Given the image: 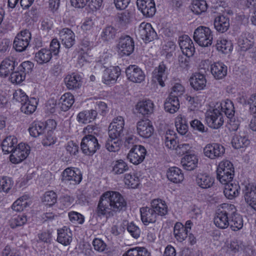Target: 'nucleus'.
Instances as JSON below:
<instances>
[{
  "label": "nucleus",
  "instance_id": "c756f323",
  "mask_svg": "<svg viewBox=\"0 0 256 256\" xmlns=\"http://www.w3.org/2000/svg\"><path fill=\"white\" fill-rule=\"evenodd\" d=\"M150 208L154 210L157 216H164L168 213V207L165 201L160 198L152 200Z\"/></svg>",
  "mask_w": 256,
  "mask_h": 256
},
{
  "label": "nucleus",
  "instance_id": "1a4fd4ad",
  "mask_svg": "<svg viewBox=\"0 0 256 256\" xmlns=\"http://www.w3.org/2000/svg\"><path fill=\"white\" fill-rule=\"evenodd\" d=\"M206 120L208 126L214 129L220 128L224 124L223 116L218 108L208 110L206 113Z\"/></svg>",
  "mask_w": 256,
  "mask_h": 256
},
{
  "label": "nucleus",
  "instance_id": "bb28decb",
  "mask_svg": "<svg viewBox=\"0 0 256 256\" xmlns=\"http://www.w3.org/2000/svg\"><path fill=\"white\" fill-rule=\"evenodd\" d=\"M57 241L65 246L70 244L72 241V234L71 230L67 226H64L57 230Z\"/></svg>",
  "mask_w": 256,
  "mask_h": 256
},
{
  "label": "nucleus",
  "instance_id": "2eb2a0df",
  "mask_svg": "<svg viewBox=\"0 0 256 256\" xmlns=\"http://www.w3.org/2000/svg\"><path fill=\"white\" fill-rule=\"evenodd\" d=\"M203 151L206 156L213 160L222 157L224 154L225 148L220 144L214 143L206 144Z\"/></svg>",
  "mask_w": 256,
  "mask_h": 256
},
{
  "label": "nucleus",
  "instance_id": "412c9836",
  "mask_svg": "<svg viewBox=\"0 0 256 256\" xmlns=\"http://www.w3.org/2000/svg\"><path fill=\"white\" fill-rule=\"evenodd\" d=\"M17 64L16 59L13 56H8L4 58L0 65V76L4 78L8 76Z\"/></svg>",
  "mask_w": 256,
  "mask_h": 256
},
{
  "label": "nucleus",
  "instance_id": "2f4dec72",
  "mask_svg": "<svg viewBox=\"0 0 256 256\" xmlns=\"http://www.w3.org/2000/svg\"><path fill=\"white\" fill-rule=\"evenodd\" d=\"M250 144L248 136L244 132H240L238 134H236L232 140V144L234 148L236 149L246 147Z\"/></svg>",
  "mask_w": 256,
  "mask_h": 256
},
{
  "label": "nucleus",
  "instance_id": "473e14b6",
  "mask_svg": "<svg viewBox=\"0 0 256 256\" xmlns=\"http://www.w3.org/2000/svg\"><path fill=\"white\" fill-rule=\"evenodd\" d=\"M240 190L239 184L237 182H232L225 184L224 193L226 198L233 200L239 195Z\"/></svg>",
  "mask_w": 256,
  "mask_h": 256
},
{
  "label": "nucleus",
  "instance_id": "13d9d810",
  "mask_svg": "<svg viewBox=\"0 0 256 256\" xmlns=\"http://www.w3.org/2000/svg\"><path fill=\"white\" fill-rule=\"evenodd\" d=\"M116 29L112 26H108L102 30L101 38L104 41H110L115 38Z\"/></svg>",
  "mask_w": 256,
  "mask_h": 256
},
{
  "label": "nucleus",
  "instance_id": "69168bd1",
  "mask_svg": "<svg viewBox=\"0 0 256 256\" xmlns=\"http://www.w3.org/2000/svg\"><path fill=\"white\" fill-rule=\"evenodd\" d=\"M234 174H226L223 172H217V179L222 184H226L232 182Z\"/></svg>",
  "mask_w": 256,
  "mask_h": 256
},
{
  "label": "nucleus",
  "instance_id": "ddd939ff",
  "mask_svg": "<svg viewBox=\"0 0 256 256\" xmlns=\"http://www.w3.org/2000/svg\"><path fill=\"white\" fill-rule=\"evenodd\" d=\"M146 150L141 145H134L131 148L128 154V158L134 164H138L142 162L146 156Z\"/></svg>",
  "mask_w": 256,
  "mask_h": 256
},
{
  "label": "nucleus",
  "instance_id": "79ce46f5",
  "mask_svg": "<svg viewBox=\"0 0 256 256\" xmlns=\"http://www.w3.org/2000/svg\"><path fill=\"white\" fill-rule=\"evenodd\" d=\"M164 107L166 111L170 114H174L180 108L178 98L168 96L166 100Z\"/></svg>",
  "mask_w": 256,
  "mask_h": 256
},
{
  "label": "nucleus",
  "instance_id": "09e8293b",
  "mask_svg": "<svg viewBox=\"0 0 256 256\" xmlns=\"http://www.w3.org/2000/svg\"><path fill=\"white\" fill-rule=\"evenodd\" d=\"M188 233L182 223L176 222L175 224L174 228V234L175 238L178 242H183L188 237Z\"/></svg>",
  "mask_w": 256,
  "mask_h": 256
},
{
  "label": "nucleus",
  "instance_id": "9d476101",
  "mask_svg": "<svg viewBox=\"0 0 256 256\" xmlns=\"http://www.w3.org/2000/svg\"><path fill=\"white\" fill-rule=\"evenodd\" d=\"M30 152V147L28 144L20 143L10 152V160L14 164H18L27 158Z\"/></svg>",
  "mask_w": 256,
  "mask_h": 256
},
{
  "label": "nucleus",
  "instance_id": "ea45409f",
  "mask_svg": "<svg viewBox=\"0 0 256 256\" xmlns=\"http://www.w3.org/2000/svg\"><path fill=\"white\" fill-rule=\"evenodd\" d=\"M98 112L94 110H84L77 116L79 122L87 124L94 120L96 118Z\"/></svg>",
  "mask_w": 256,
  "mask_h": 256
},
{
  "label": "nucleus",
  "instance_id": "4c0bfd02",
  "mask_svg": "<svg viewBox=\"0 0 256 256\" xmlns=\"http://www.w3.org/2000/svg\"><path fill=\"white\" fill-rule=\"evenodd\" d=\"M244 198L246 203L256 210V186L255 187L246 186L244 192Z\"/></svg>",
  "mask_w": 256,
  "mask_h": 256
},
{
  "label": "nucleus",
  "instance_id": "5701e85b",
  "mask_svg": "<svg viewBox=\"0 0 256 256\" xmlns=\"http://www.w3.org/2000/svg\"><path fill=\"white\" fill-rule=\"evenodd\" d=\"M141 220L145 226L155 223L158 218L156 212L150 206L142 207L140 208Z\"/></svg>",
  "mask_w": 256,
  "mask_h": 256
},
{
  "label": "nucleus",
  "instance_id": "864d4df0",
  "mask_svg": "<svg viewBox=\"0 0 256 256\" xmlns=\"http://www.w3.org/2000/svg\"><path fill=\"white\" fill-rule=\"evenodd\" d=\"M74 102V96L70 92H67L61 96L59 104H61L60 108L62 110L66 111L72 106Z\"/></svg>",
  "mask_w": 256,
  "mask_h": 256
},
{
  "label": "nucleus",
  "instance_id": "052dcab7",
  "mask_svg": "<svg viewBox=\"0 0 256 256\" xmlns=\"http://www.w3.org/2000/svg\"><path fill=\"white\" fill-rule=\"evenodd\" d=\"M57 200V195L54 191H48L44 193L42 197V202L46 205L52 206Z\"/></svg>",
  "mask_w": 256,
  "mask_h": 256
},
{
  "label": "nucleus",
  "instance_id": "72a5a7b5",
  "mask_svg": "<svg viewBox=\"0 0 256 256\" xmlns=\"http://www.w3.org/2000/svg\"><path fill=\"white\" fill-rule=\"evenodd\" d=\"M214 24L216 30L220 32H226L230 27V19L223 15L216 16L214 20Z\"/></svg>",
  "mask_w": 256,
  "mask_h": 256
},
{
  "label": "nucleus",
  "instance_id": "f03ea898",
  "mask_svg": "<svg viewBox=\"0 0 256 256\" xmlns=\"http://www.w3.org/2000/svg\"><path fill=\"white\" fill-rule=\"evenodd\" d=\"M235 212V206L232 204H223L215 214L214 222L218 228L224 229L230 224V216Z\"/></svg>",
  "mask_w": 256,
  "mask_h": 256
},
{
  "label": "nucleus",
  "instance_id": "6e6552de",
  "mask_svg": "<svg viewBox=\"0 0 256 256\" xmlns=\"http://www.w3.org/2000/svg\"><path fill=\"white\" fill-rule=\"evenodd\" d=\"M124 120L122 116L114 118L108 127V135L113 138L124 136Z\"/></svg>",
  "mask_w": 256,
  "mask_h": 256
},
{
  "label": "nucleus",
  "instance_id": "338daca9",
  "mask_svg": "<svg viewBox=\"0 0 256 256\" xmlns=\"http://www.w3.org/2000/svg\"><path fill=\"white\" fill-rule=\"evenodd\" d=\"M26 76L20 70L12 72L10 74V80L12 83L20 84L25 79Z\"/></svg>",
  "mask_w": 256,
  "mask_h": 256
},
{
  "label": "nucleus",
  "instance_id": "37998d69",
  "mask_svg": "<svg viewBox=\"0 0 256 256\" xmlns=\"http://www.w3.org/2000/svg\"><path fill=\"white\" fill-rule=\"evenodd\" d=\"M17 142V138L14 136H10L6 137L1 144L2 152L5 154L10 153L15 148L14 145L16 144Z\"/></svg>",
  "mask_w": 256,
  "mask_h": 256
},
{
  "label": "nucleus",
  "instance_id": "20e7f679",
  "mask_svg": "<svg viewBox=\"0 0 256 256\" xmlns=\"http://www.w3.org/2000/svg\"><path fill=\"white\" fill-rule=\"evenodd\" d=\"M100 146L98 144L97 138L89 134L84 136L80 143V148L82 152L87 156H92L100 148Z\"/></svg>",
  "mask_w": 256,
  "mask_h": 256
},
{
  "label": "nucleus",
  "instance_id": "8fccbe9b",
  "mask_svg": "<svg viewBox=\"0 0 256 256\" xmlns=\"http://www.w3.org/2000/svg\"><path fill=\"white\" fill-rule=\"evenodd\" d=\"M30 200L27 195H24L16 200L12 205V209L16 212L22 211L30 205Z\"/></svg>",
  "mask_w": 256,
  "mask_h": 256
},
{
  "label": "nucleus",
  "instance_id": "e2e57ef3",
  "mask_svg": "<svg viewBox=\"0 0 256 256\" xmlns=\"http://www.w3.org/2000/svg\"><path fill=\"white\" fill-rule=\"evenodd\" d=\"M223 172L226 174H234V168L232 164L228 160L221 162L218 167L217 172Z\"/></svg>",
  "mask_w": 256,
  "mask_h": 256
},
{
  "label": "nucleus",
  "instance_id": "49530a36",
  "mask_svg": "<svg viewBox=\"0 0 256 256\" xmlns=\"http://www.w3.org/2000/svg\"><path fill=\"white\" fill-rule=\"evenodd\" d=\"M175 126L178 132L181 135H185L188 133V122L186 118L182 115L176 118Z\"/></svg>",
  "mask_w": 256,
  "mask_h": 256
},
{
  "label": "nucleus",
  "instance_id": "603ef678",
  "mask_svg": "<svg viewBox=\"0 0 256 256\" xmlns=\"http://www.w3.org/2000/svg\"><path fill=\"white\" fill-rule=\"evenodd\" d=\"M216 47L218 50L224 54H228L232 50L231 42L222 38H220L217 40Z\"/></svg>",
  "mask_w": 256,
  "mask_h": 256
},
{
  "label": "nucleus",
  "instance_id": "4be33fe9",
  "mask_svg": "<svg viewBox=\"0 0 256 256\" xmlns=\"http://www.w3.org/2000/svg\"><path fill=\"white\" fill-rule=\"evenodd\" d=\"M179 45L182 53L187 57L193 56L195 52L192 40L187 35H184L179 38Z\"/></svg>",
  "mask_w": 256,
  "mask_h": 256
},
{
  "label": "nucleus",
  "instance_id": "4d7b16f0",
  "mask_svg": "<svg viewBox=\"0 0 256 256\" xmlns=\"http://www.w3.org/2000/svg\"><path fill=\"white\" fill-rule=\"evenodd\" d=\"M124 182L126 185L132 188H136L140 184L139 178L134 172L126 174Z\"/></svg>",
  "mask_w": 256,
  "mask_h": 256
},
{
  "label": "nucleus",
  "instance_id": "de8ad7c7",
  "mask_svg": "<svg viewBox=\"0 0 256 256\" xmlns=\"http://www.w3.org/2000/svg\"><path fill=\"white\" fill-rule=\"evenodd\" d=\"M218 105V108H220L222 112H224L228 118L234 116V108L233 102L229 100H226L222 101L219 105Z\"/></svg>",
  "mask_w": 256,
  "mask_h": 256
},
{
  "label": "nucleus",
  "instance_id": "f3484780",
  "mask_svg": "<svg viewBox=\"0 0 256 256\" xmlns=\"http://www.w3.org/2000/svg\"><path fill=\"white\" fill-rule=\"evenodd\" d=\"M138 134L144 138L150 137L154 132V128L152 122L149 120H142L136 124Z\"/></svg>",
  "mask_w": 256,
  "mask_h": 256
},
{
  "label": "nucleus",
  "instance_id": "f257e3e1",
  "mask_svg": "<svg viewBox=\"0 0 256 256\" xmlns=\"http://www.w3.org/2000/svg\"><path fill=\"white\" fill-rule=\"evenodd\" d=\"M126 202L122 196L118 192L107 191L100 196L96 214L98 216H110L112 212H118L125 210Z\"/></svg>",
  "mask_w": 256,
  "mask_h": 256
},
{
  "label": "nucleus",
  "instance_id": "5fc2aeb1",
  "mask_svg": "<svg viewBox=\"0 0 256 256\" xmlns=\"http://www.w3.org/2000/svg\"><path fill=\"white\" fill-rule=\"evenodd\" d=\"M190 8L194 13L200 14L206 11L207 4L204 0H194L191 4Z\"/></svg>",
  "mask_w": 256,
  "mask_h": 256
},
{
  "label": "nucleus",
  "instance_id": "f8f14e48",
  "mask_svg": "<svg viewBox=\"0 0 256 256\" xmlns=\"http://www.w3.org/2000/svg\"><path fill=\"white\" fill-rule=\"evenodd\" d=\"M138 34L146 42L157 38V34L150 23L143 22L138 28Z\"/></svg>",
  "mask_w": 256,
  "mask_h": 256
},
{
  "label": "nucleus",
  "instance_id": "aec40b11",
  "mask_svg": "<svg viewBox=\"0 0 256 256\" xmlns=\"http://www.w3.org/2000/svg\"><path fill=\"white\" fill-rule=\"evenodd\" d=\"M121 70L118 66L107 68L103 72L102 82L106 84H114L120 74Z\"/></svg>",
  "mask_w": 256,
  "mask_h": 256
},
{
  "label": "nucleus",
  "instance_id": "a211bd4d",
  "mask_svg": "<svg viewBox=\"0 0 256 256\" xmlns=\"http://www.w3.org/2000/svg\"><path fill=\"white\" fill-rule=\"evenodd\" d=\"M254 38L250 33L242 34L237 42L238 50L241 52H248L254 47Z\"/></svg>",
  "mask_w": 256,
  "mask_h": 256
},
{
  "label": "nucleus",
  "instance_id": "680f3d73",
  "mask_svg": "<svg viewBox=\"0 0 256 256\" xmlns=\"http://www.w3.org/2000/svg\"><path fill=\"white\" fill-rule=\"evenodd\" d=\"M13 186L12 180L7 176H3L0 178V192L8 193Z\"/></svg>",
  "mask_w": 256,
  "mask_h": 256
},
{
  "label": "nucleus",
  "instance_id": "9b49d317",
  "mask_svg": "<svg viewBox=\"0 0 256 256\" xmlns=\"http://www.w3.org/2000/svg\"><path fill=\"white\" fill-rule=\"evenodd\" d=\"M52 126V128H55L56 126V122L53 120H48L46 123L40 121H35L33 122L29 128V132L30 134L34 137L38 136L42 134L44 131Z\"/></svg>",
  "mask_w": 256,
  "mask_h": 256
},
{
  "label": "nucleus",
  "instance_id": "423d86ee",
  "mask_svg": "<svg viewBox=\"0 0 256 256\" xmlns=\"http://www.w3.org/2000/svg\"><path fill=\"white\" fill-rule=\"evenodd\" d=\"M118 52L121 56H128L132 54L134 48V39L128 35L122 36L117 44Z\"/></svg>",
  "mask_w": 256,
  "mask_h": 256
},
{
  "label": "nucleus",
  "instance_id": "7c9ffc66",
  "mask_svg": "<svg viewBox=\"0 0 256 256\" xmlns=\"http://www.w3.org/2000/svg\"><path fill=\"white\" fill-rule=\"evenodd\" d=\"M190 82L191 86L195 90H203L206 86V80L205 76L200 73H194L190 77Z\"/></svg>",
  "mask_w": 256,
  "mask_h": 256
},
{
  "label": "nucleus",
  "instance_id": "6e6d98bb",
  "mask_svg": "<svg viewBox=\"0 0 256 256\" xmlns=\"http://www.w3.org/2000/svg\"><path fill=\"white\" fill-rule=\"evenodd\" d=\"M122 256H150V253L146 248L136 246L128 250Z\"/></svg>",
  "mask_w": 256,
  "mask_h": 256
},
{
  "label": "nucleus",
  "instance_id": "0e129e2a",
  "mask_svg": "<svg viewBox=\"0 0 256 256\" xmlns=\"http://www.w3.org/2000/svg\"><path fill=\"white\" fill-rule=\"evenodd\" d=\"M27 221L26 216L24 214L14 216L10 220V225L12 228L23 226Z\"/></svg>",
  "mask_w": 256,
  "mask_h": 256
},
{
  "label": "nucleus",
  "instance_id": "b1692460",
  "mask_svg": "<svg viewBox=\"0 0 256 256\" xmlns=\"http://www.w3.org/2000/svg\"><path fill=\"white\" fill-rule=\"evenodd\" d=\"M59 34L62 43L66 48H70L74 44L75 34L70 29L62 28L60 31Z\"/></svg>",
  "mask_w": 256,
  "mask_h": 256
},
{
  "label": "nucleus",
  "instance_id": "c85d7f7f",
  "mask_svg": "<svg viewBox=\"0 0 256 256\" xmlns=\"http://www.w3.org/2000/svg\"><path fill=\"white\" fill-rule=\"evenodd\" d=\"M154 104L152 100H145L140 101L136 106L137 112L142 116H148L152 114L154 110Z\"/></svg>",
  "mask_w": 256,
  "mask_h": 256
},
{
  "label": "nucleus",
  "instance_id": "6ab92c4d",
  "mask_svg": "<svg viewBox=\"0 0 256 256\" xmlns=\"http://www.w3.org/2000/svg\"><path fill=\"white\" fill-rule=\"evenodd\" d=\"M136 4L138 9L146 17H152L156 12L154 0H137Z\"/></svg>",
  "mask_w": 256,
  "mask_h": 256
},
{
  "label": "nucleus",
  "instance_id": "774afa93",
  "mask_svg": "<svg viewBox=\"0 0 256 256\" xmlns=\"http://www.w3.org/2000/svg\"><path fill=\"white\" fill-rule=\"evenodd\" d=\"M68 217L70 222L74 224H82L84 220V216L76 212H68Z\"/></svg>",
  "mask_w": 256,
  "mask_h": 256
},
{
  "label": "nucleus",
  "instance_id": "c9c22d12",
  "mask_svg": "<svg viewBox=\"0 0 256 256\" xmlns=\"http://www.w3.org/2000/svg\"><path fill=\"white\" fill-rule=\"evenodd\" d=\"M166 176L169 180L174 183H180L184 178V174L180 169L177 167H171L166 172Z\"/></svg>",
  "mask_w": 256,
  "mask_h": 256
},
{
  "label": "nucleus",
  "instance_id": "7ed1b4c3",
  "mask_svg": "<svg viewBox=\"0 0 256 256\" xmlns=\"http://www.w3.org/2000/svg\"><path fill=\"white\" fill-rule=\"evenodd\" d=\"M193 38L199 46L208 47L212 44L213 32L208 27L199 26L194 30Z\"/></svg>",
  "mask_w": 256,
  "mask_h": 256
},
{
  "label": "nucleus",
  "instance_id": "cd10ccee",
  "mask_svg": "<svg viewBox=\"0 0 256 256\" xmlns=\"http://www.w3.org/2000/svg\"><path fill=\"white\" fill-rule=\"evenodd\" d=\"M82 80L80 74L74 72L66 76L64 82L68 89L76 90L80 88L82 84Z\"/></svg>",
  "mask_w": 256,
  "mask_h": 256
},
{
  "label": "nucleus",
  "instance_id": "bf43d9fd",
  "mask_svg": "<svg viewBox=\"0 0 256 256\" xmlns=\"http://www.w3.org/2000/svg\"><path fill=\"white\" fill-rule=\"evenodd\" d=\"M122 141L118 138H110L106 143V148L110 152H116L120 150Z\"/></svg>",
  "mask_w": 256,
  "mask_h": 256
},
{
  "label": "nucleus",
  "instance_id": "c03bdc74",
  "mask_svg": "<svg viewBox=\"0 0 256 256\" xmlns=\"http://www.w3.org/2000/svg\"><path fill=\"white\" fill-rule=\"evenodd\" d=\"M235 207V212L230 216L229 226L232 230L236 231L240 230L243 226V220L242 216L237 213Z\"/></svg>",
  "mask_w": 256,
  "mask_h": 256
},
{
  "label": "nucleus",
  "instance_id": "e433bc0d",
  "mask_svg": "<svg viewBox=\"0 0 256 256\" xmlns=\"http://www.w3.org/2000/svg\"><path fill=\"white\" fill-rule=\"evenodd\" d=\"M52 58V52L48 48H42L36 52L34 60L40 64H46L50 61Z\"/></svg>",
  "mask_w": 256,
  "mask_h": 256
},
{
  "label": "nucleus",
  "instance_id": "dca6fc26",
  "mask_svg": "<svg viewBox=\"0 0 256 256\" xmlns=\"http://www.w3.org/2000/svg\"><path fill=\"white\" fill-rule=\"evenodd\" d=\"M168 68L163 62L156 67L152 73V80L158 82L162 87L165 86L164 82L167 78Z\"/></svg>",
  "mask_w": 256,
  "mask_h": 256
},
{
  "label": "nucleus",
  "instance_id": "f704fd0d",
  "mask_svg": "<svg viewBox=\"0 0 256 256\" xmlns=\"http://www.w3.org/2000/svg\"><path fill=\"white\" fill-rule=\"evenodd\" d=\"M211 72L217 80L223 78L227 74V66L222 62H216L211 65Z\"/></svg>",
  "mask_w": 256,
  "mask_h": 256
},
{
  "label": "nucleus",
  "instance_id": "3c124183",
  "mask_svg": "<svg viewBox=\"0 0 256 256\" xmlns=\"http://www.w3.org/2000/svg\"><path fill=\"white\" fill-rule=\"evenodd\" d=\"M37 104L38 102L36 98H28L22 104L21 111L27 114H32L36 110Z\"/></svg>",
  "mask_w": 256,
  "mask_h": 256
},
{
  "label": "nucleus",
  "instance_id": "a18cd8bd",
  "mask_svg": "<svg viewBox=\"0 0 256 256\" xmlns=\"http://www.w3.org/2000/svg\"><path fill=\"white\" fill-rule=\"evenodd\" d=\"M164 144L166 147L168 149L175 150L177 146L176 133L173 130H167L164 138Z\"/></svg>",
  "mask_w": 256,
  "mask_h": 256
},
{
  "label": "nucleus",
  "instance_id": "58836bf2",
  "mask_svg": "<svg viewBox=\"0 0 256 256\" xmlns=\"http://www.w3.org/2000/svg\"><path fill=\"white\" fill-rule=\"evenodd\" d=\"M198 160L195 154H186L181 160L183 168L187 170H194L198 164Z\"/></svg>",
  "mask_w": 256,
  "mask_h": 256
},
{
  "label": "nucleus",
  "instance_id": "0eeeda50",
  "mask_svg": "<svg viewBox=\"0 0 256 256\" xmlns=\"http://www.w3.org/2000/svg\"><path fill=\"white\" fill-rule=\"evenodd\" d=\"M31 34L28 30H22L15 37L13 47L16 51L22 52L26 50L31 40Z\"/></svg>",
  "mask_w": 256,
  "mask_h": 256
},
{
  "label": "nucleus",
  "instance_id": "4468645a",
  "mask_svg": "<svg viewBox=\"0 0 256 256\" xmlns=\"http://www.w3.org/2000/svg\"><path fill=\"white\" fill-rule=\"evenodd\" d=\"M128 80L134 83H141L145 80V74L142 70L136 65H130L126 69Z\"/></svg>",
  "mask_w": 256,
  "mask_h": 256
},
{
  "label": "nucleus",
  "instance_id": "39448f33",
  "mask_svg": "<svg viewBox=\"0 0 256 256\" xmlns=\"http://www.w3.org/2000/svg\"><path fill=\"white\" fill-rule=\"evenodd\" d=\"M82 180V174L78 168H68L62 172L61 181L67 185H76Z\"/></svg>",
  "mask_w": 256,
  "mask_h": 256
},
{
  "label": "nucleus",
  "instance_id": "393cba45",
  "mask_svg": "<svg viewBox=\"0 0 256 256\" xmlns=\"http://www.w3.org/2000/svg\"><path fill=\"white\" fill-rule=\"evenodd\" d=\"M195 182L201 188L207 189L213 186L214 178L208 174L198 173L196 176Z\"/></svg>",
  "mask_w": 256,
  "mask_h": 256
},
{
  "label": "nucleus",
  "instance_id": "a878e982",
  "mask_svg": "<svg viewBox=\"0 0 256 256\" xmlns=\"http://www.w3.org/2000/svg\"><path fill=\"white\" fill-rule=\"evenodd\" d=\"M244 244L240 240L234 239L230 241L227 240L224 246L226 253L234 254L244 250Z\"/></svg>",
  "mask_w": 256,
  "mask_h": 256
},
{
  "label": "nucleus",
  "instance_id": "a19ab883",
  "mask_svg": "<svg viewBox=\"0 0 256 256\" xmlns=\"http://www.w3.org/2000/svg\"><path fill=\"white\" fill-rule=\"evenodd\" d=\"M110 166L112 168V172L113 174L116 175L124 174L129 169L128 164L121 159L112 162Z\"/></svg>",
  "mask_w": 256,
  "mask_h": 256
}]
</instances>
